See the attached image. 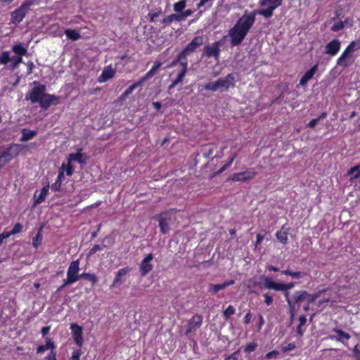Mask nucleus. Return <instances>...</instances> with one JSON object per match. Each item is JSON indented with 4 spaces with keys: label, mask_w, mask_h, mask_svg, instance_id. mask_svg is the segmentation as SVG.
I'll return each instance as SVG.
<instances>
[{
    "label": "nucleus",
    "mask_w": 360,
    "mask_h": 360,
    "mask_svg": "<svg viewBox=\"0 0 360 360\" xmlns=\"http://www.w3.org/2000/svg\"><path fill=\"white\" fill-rule=\"evenodd\" d=\"M175 219V213L173 210H168L162 212L157 217V219L159 222V227L160 231L163 234H166L169 231V225L172 221Z\"/></svg>",
    "instance_id": "obj_4"
},
{
    "label": "nucleus",
    "mask_w": 360,
    "mask_h": 360,
    "mask_svg": "<svg viewBox=\"0 0 360 360\" xmlns=\"http://www.w3.org/2000/svg\"><path fill=\"white\" fill-rule=\"evenodd\" d=\"M334 332H335L338 336L335 337L334 339L338 342H342V340L345 338L346 340H349L350 338V335L340 329H334Z\"/></svg>",
    "instance_id": "obj_34"
},
{
    "label": "nucleus",
    "mask_w": 360,
    "mask_h": 360,
    "mask_svg": "<svg viewBox=\"0 0 360 360\" xmlns=\"http://www.w3.org/2000/svg\"><path fill=\"white\" fill-rule=\"evenodd\" d=\"M340 49V41L338 39H333L325 46V53L332 56H335Z\"/></svg>",
    "instance_id": "obj_15"
},
{
    "label": "nucleus",
    "mask_w": 360,
    "mask_h": 360,
    "mask_svg": "<svg viewBox=\"0 0 360 360\" xmlns=\"http://www.w3.org/2000/svg\"><path fill=\"white\" fill-rule=\"evenodd\" d=\"M7 151L13 158L16 157L20 151V146L18 144L11 145L8 148Z\"/></svg>",
    "instance_id": "obj_36"
},
{
    "label": "nucleus",
    "mask_w": 360,
    "mask_h": 360,
    "mask_svg": "<svg viewBox=\"0 0 360 360\" xmlns=\"http://www.w3.org/2000/svg\"><path fill=\"white\" fill-rule=\"evenodd\" d=\"M49 185H47L46 186H44L41 190V192L40 193L37 195L36 194H34V198H35V202H34V204L35 205H38V204H40L43 201H44L47 194H48V191H49Z\"/></svg>",
    "instance_id": "obj_23"
},
{
    "label": "nucleus",
    "mask_w": 360,
    "mask_h": 360,
    "mask_svg": "<svg viewBox=\"0 0 360 360\" xmlns=\"http://www.w3.org/2000/svg\"><path fill=\"white\" fill-rule=\"evenodd\" d=\"M11 60L13 61V68H16L20 63H22V57L20 56H14L11 58Z\"/></svg>",
    "instance_id": "obj_59"
},
{
    "label": "nucleus",
    "mask_w": 360,
    "mask_h": 360,
    "mask_svg": "<svg viewBox=\"0 0 360 360\" xmlns=\"http://www.w3.org/2000/svg\"><path fill=\"white\" fill-rule=\"evenodd\" d=\"M257 344L256 343H250L248 345H246L245 348V351L247 352H253L255 350L256 347H257Z\"/></svg>",
    "instance_id": "obj_57"
},
{
    "label": "nucleus",
    "mask_w": 360,
    "mask_h": 360,
    "mask_svg": "<svg viewBox=\"0 0 360 360\" xmlns=\"http://www.w3.org/2000/svg\"><path fill=\"white\" fill-rule=\"evenodd\" d=\"M234 313H235V308L231 305H229L227 307V309L223 312L224 316L225 317V319L226 320H228L231 315L234 314Z\"/></svg>",
    "instance_id": "obj_46"
},
{
    "label": "nucleus",
    "mask_w": 360,
    "mask_h": 360,
    "mask_svg": "<svg viewBox=\"0 0 360 360\" xmlns=\"http://www.w3.org/2000/svg\"><path fill=\"white\" fill-rule=\"evenodd\" d=\"M282 274L291 276L294 278H300L302 276V273L300 271H291L290 270L283 271Z\"/></svg>",
    "instance_id": "obj_51"
},
{
    "label": "nucleus",
    "mask_w": 360,
    "mask_h": 360,
    "mask_svg": "<svg viewBox=\"0 0 360 360\" xmlns=\"http://www.w3.org/2000/svg\"><path fill=\"white\" fill-rule=\"evenodd\" d=\"M235 281L234 280H229L228 281H226L223 283L219 284H210L209 285V289L208 292L212 293H217L219 290H224L226 288L234 284Z\"/></svg>",
    "instance_id": "obj_18"
},
{
    "label": "nucleus",
    "mask_w": 360,
    "mask_h": 360,
    "mask_svg": "<svg viewBox=\"0 0 360 360\" xmlns=\"http://www.w3.org/2000/svg\"><path fill=\"white\" fill-rule=\"evenodd\" d=\"M65 167V164L63 163L60 169H59V172H58V178H57V180L56 181V182L54 184H53L51 185V189L55 191H59L60 186H61V178L63 177L64 176V168Z\"/></svg>",
    "instance_id": "obj_22"
},
{
    "label": "nucleus",
    "mask_w": 360,
    "mask_h": 360,
    "mask_svg": "<svg viewBox=\"0 0 360 360\" xmlns=\"http://www.w3.org/2000/svg\"><path fill=\"white\" fill-rule=\"evenodd\" d=\"M237 156V154L236 153H234L229 159V162L225 164L223 167H221L220 168L219 170H218L217 172H216L213 176H216V175H218L221 173H222L224 171H225L231 165V163L233 162V161L235 160V158H236Z\"/></svg>",
    "instance_id": "obj_37"
},
{
    "label": "nucleus",
    "mask_w": 360,
    "mask_h": 360,
    "mask_svg": "<svg viewBox=\"0 0 360 360\" xmlns=\"http://www.w3.org/2000/svg\"><path fill=\"white\" fill-rule=\"evenodd\" d=\"M114 75L115 71L111 68V67H107L103 70L101 76L98 78V81L100 82H106L113 77Z\"/></svg>",
    "instance_id": "obj_20"
},
{
    "label": "nucleus",
    "mask_w": 360,
    "mask_h": 360,
    "mask_svg": "<svg viewBox=\"0 0 360 360\" xmlns=\"http://www.w3.org/2000/svg\"><path fill=\"white\" fill-rule=\"evenodd\" d=\"M203 88L206 90H210L212 91H216L219 89L217 82L213 83H207L203 85Z\"/></svg>",
    "instance_id": "obj_43"
},
{
    "label": "nucleus",
    "mask_w": 360,
    "mask_h": 360,
    "mask_svg": "<svg viewBox=\"0 0 360 360\" xmlns=\"http://www.w3.org/2000/svg\"><path fill=\"white\" fill-rule=\"evenodd\" d=\"M79 260H75L71 262L68 270L67 278L63 281V285L58 288V291L62 290L65 286L80 279V274H78L79 270Z\"/></svg>",
    "instance_id": "obj_3"
},
{
    "label": "nucleus",
    "mask_w": 360,
    "mask_h": 360,
    "mask_svg": "<svg viewBox=\"0 0 360 360\" xmlns=\"http://www.w3.org/2000/svg\"><path fill=\"white\" fill-rule=\"evenodd\" d=\"M297 304V303H295L293 300H288V304L289 307L290 314L292 315V316H295L297 311V308L296 307Z\"/></svg>",
    "instance_id": "obj_40"
},
{
    "label": "nucleus",
    "mask_w": 360,
    "mask_h": 360,
    "mask_svg": "<svg viewBox=\"0 0 360 360\" xmlns=\"http://www.w3.org/2000/svg\"><path fill=\"white\" fill-rule=\"evenodd\" d=\"M203 44V38L202 37H195L193 40L184 48L180 53V58H186L191 53H193L198 47Z\"/></svg>",
    "instance_id": "obj_6"
},
{
    "label": "nucleus",
    "mask_w": 360,
    "mask_h": 360,
    "mask_svg": "<svg viewBox=\"0 0 360 360\" xmlns=\"http://www.w3.org/2000/svg\"><path fill=\"white\" fill-rule=\"evenodd\" d=\"M317 70V65L313 66L307 70L300 80V85L305 86L307 83L313 77Z\"/></svg>",
    "instance_id": "obj_19"
},
{
    "label": "nucleus",
    "mask_w": 360,
    "mask_h": 360,
    "mask_svg": "<svg viewBox=\"0 0 360 360\" xmlns=\"http://www.w3.org/2000/svg\"><path fill=\"white\" fill-rule=\"evenodd\" d=\"M322 293V291H319L316 293L314 294H309L308 293V296H307V302L309 304L313 303L315 302V300L319 298L321 296V294Z\"/></svg>",
    "instance_id": "obj_48"
},
{
    "label": "nucleus",
    "mask_w": 360,
    "mask_h": 360,
    "mask_svg": "<svg viewBox=\"0 0 360 360\" xmlns=\"http://www.w3.org/2000/svg\"><path fill=\"white\" fill-rule=\"evenodd\" d=\"M162 63L159 61L155 62L153 66L150 69L155 74L157 72V71L159 70V68L161 67Z\"/></svg>",
    "instance_id": "obj_64"
},
{
    "label": "nucleus",
    "mask_w": 360,
    "mask_h": 360,
    "mask_svg": "<svg viewBox=\"0 0 360 360\" xmlns=\"http://www.w3.org/2000/svg\"><path fill=\"white\" fill-rule=\"evenodd\" d=\"M38 0H25L20 6L29 11V7L38 4Z\"/></svg>",
    "instance_id": "obj_49"
},
{
    "label": "nucleus",
    "mask_w": 360,
    "mask_h": 360,
    "mask_svg": "<svg viewBox=\"0 0 360 360\" xmlns=\"http://www.w3.org/2000/svg\"><path fill=\"white\" fill-rule=\"evenodd\" d=\"M65 171L68 176H71L73 173L72 166L71 163H70L69 162H68L67 165H65V167L64 168V172Z\"/></svg>",
    "instance_id": "obj_56"
},
{
    "label": "nucleus",
    "mask_w": 360,
    "mask_h": 360,
    "mask_svg": "<svg viewBox=\"0 0 360 360\" xmlns=\"http://www.w3.org/2000/svg\"><path fill=\"white\" fill-rule=\"evenodd\" d=\"M360 165H356L354 167H352L349 171H348V174H354V176H353V179H357L360 176Z\"/></svg>",
    "instance_id": "obj_41"
},
{
    "label": "nucleus",
    "mask_w": 360,
    "mask_h": 360,
    "mask_svg": "<svg viewBox=\"0 0 360 360\" xmlns=\"http://www.w3.org/2000/svg\"><path fill=\"white\" fill-rule=\"evenodd\" d=\"M279 355H280V352L278 351L273 350V351L266 354L264 358H262V359H276L278 358Z\"/></svg>",
    "instance_id": "obj_45"
},
{
    "label": "nucleus",
    "mask_w": 360,
    "mask_h": 360,
    "mask_svg": "<svg viewBox=\"0 0 360 360\" xmlns=\"http://www.w3.org/2000/svg\"><path fill=\"white\" fill-rule=\"evenodd\" d=\"M178 63H179L181 64V65L182 66L181 70L185 69V71H187V63H188L187 58H181L180 53L177 56L176 59L174 61H172L170 66L174 67V66L176 65Z\"/></svg>",
    "instance_id": "obj_32"
},
{
    "label": "nucleus",
    "mask_w": 360,
    "mask_h": 360,
    "mask_svg": "<svg viewBox=\"0 0 360 360\" xmlns=\"http://www.w3.org/2000/svg\"><path fill=\"white\" fill-rule=\"evenodd\" d=\"M235 79V75L233 73H230L226 77L224 78H219L217 80L218 87L220 88H224L226 90H227L229 87L233 86L234 83L233 81Z\"/></svg>",
    "instance_id": "obj_14"
},
{
    "label": "nucleus",
    "mask_w": 360,
    "mask_h": 360,
    "mask_svg": "<svg viewBox=\"0 0 360 360\" xmlns=\"http://www.w3.org/2000/svg\"><path fill=\"white\" fill-rule=\"evenodd\" d=\"M186 2L185 0H181L174 4V10L176 13H182V11L185 8Z\"/></svg>",
    "instance_id": "obj_39"
},
{
    "label": "nucleus",
    "mask_w": 360,
    "mask_h": 360,
    "mask_svg": "<svg viewBox=\"0 0 360 360\" xmlns=\"http://www.w3.org/2000/svg\"><path fill=\"white\" fill-rule=\"evenodd\" d=\"M154 75H155V73L151 70H150L143 77H142L139 79V81L143 84V82H145L146 81H147L148 79H149L150 78L153 77Z\"/></svg>",
    "instance_id": "obj_52"
},
{
    "label": "nucleus",
    "mask_w": 360,
    "mask_h": 360,
    "mask_svg": "<svg viewBox=\"0 0 360 360\" xmlns=\"http://www.w3.org/2000/svg\"><path fill=\"white\" fill-rule=\"evenodd\" d=\"M347 48L349 49L351 53H353L360 49V41H352Z\"/></svg>",
    "instance_id": "obj_42"
},
{
    "label": "nucleus",
    "mask_w": 360,
    "mask_h": 360,
    "mask_svg": "<svg viewBox=\"0 0 360 360\" xmlns=\"http://www.w3.org/2000/svg\"><path fill=\"white\" fill-rule=\"evenodd\" d=\"M22 226L20 224L17 223L15 224L13 229L11 231L7 232V234H9V237H10L12 235H15L16 233H20L22 231Z\"/></svg>",
    "instance_id": "obj_47"
},
{
    "label": "nucleus",
    "mask_w": 360,
    "mask_h": 360,
    "mask_svg": "<svg viewBox=\"0 0 360 360\" xmlns=\"http://www.w3.org/2000/svg\"><path fill=\"white\" fill-rule=\"evenodd\" d=\"M36 135H37L36 131L23 129L22 131V137L20 138V141H27L33 139L34 136H36Z\"/></svg>",
    "instance_id": "obj_25"
},
{
    "label": "nucleus",
    "mask_w": 360,
    "mask_h": 360,
    "mask_svg": "<svg viewBox=\"0 0 360 360\" xmlns=\"http://www.w3.org/2000/svg\"><path fill=\"white\" fill-rule=\"evenodd\" d=\"M264 302L267 305H271L273 302V297L271 295H269L268 293H266L264 295Z\"/></svg>",
    "instance_id": "obj_60"
},
{
    "label": "nucleus",
    "mask_w": 360,
    "mask_h": 360,
    "mask_svg": "<svg viewBox=\"0 0 360 360\" xmlns=\"http://www.w3.org/2000/svg\"><path fill=\"white\" fill-rule=\"evenodd\" d=\"M45 360H57L56 352L51 351V352L45 358Z\"/></svg>",
    "instance_id": "obj_61"
},
{
    "label": "nucleus",
    "mask_w": 360,
    "mask_h": 360,
    "mask_svg": "<svg viewBox=\"0 0 360 360\" xmlns=\"http://www.w3.org/2000/svg\"><path fill=\"white\" fill-rule=\"evenodd\" d=\"M186 72L187 71H185V69L181 70L178 74L176 79L169 85V89L174 88L178 84L181 83L183 81V79L185 77Z\"/></svg>",
    "instance_id": "obj_33"
},
{
    "label": "nucleus",
    "mask_w": 360,
    "mask_h": 360,
    "mask_svg": "<svg viewBox=\"0 0 360 360\" xmlns=\"http://www.w3.org/2000/svg\"><path fill=\"white\" fill-rule=\"evenodd\" d=\"M27 13H28V11L27 10H25L22 7L20 6V8L13 11L11 13V22L14 25L19 24L22 20V19L25 17V15Z\"/></svg>",
    "instance_id": "obj_13"
},
{
    "label": "nucleus",
    "mask_w": 360,
    "mask_h": 360,
    "mask_svg": "<svg viewBox=\"0 0 360 360\" xmlns=\"http://www.w3.org/2000/svg\"><path fill=\"white\" fill-rule=\"evenodd\" d=\"M11 60V58L9 56V53L7 51H4L0 56V63L1 64H7L9 61Z\"/></svg>",
    "instance_id": "obj_44"
},
{
    "label": "nucleus",
    "mask_w": 360,
    "mask_h": 360,
    "mask_svg": "<svg viewBox=\"0 0 360 360\" xmlns=\"http://www.w3.org/2000/svg\"><path fill=\"white\" fill-rule=\"evenodd\" d=\"M142 85V83L139 80L138 82L134 83L131 86H129L125 91L120 96L121 100H124L127 96H129L133 91L137 88L138 86H140Z\"/></svg>",
    "instance_id": "obj_26"
},
{
    "label": "nucleus",
    "mask_w": 360,
    "mask_h": 360,
    "mask_svg": "<svg viewBox=\"0 0 360 360\" xmlns=\"http://www.w3.org/2000/svg\"><path fill=\"white\" fill-rule=\"evenodd\" d=\"M277 239L282 243L286 244L288 241V231L287 229L283 226L281 230L277 231L276 234Z\"/></svg>",
    "instance_id": "obj_27"
},
{
    "label": "nucleus",
    "mask_w": 360,
    "mask_h": 360,
    "mask_svg": "<svg viewBox=\"0 0 360 360\" xmlns=\"http://www.w3.org/2000/svg\"><path fill=\"white\" fill-rule=\"evenodd\" d=\"M260 279L264 281V287L267 289H273L275 290H287L292 288L295 286L294 283H276L273 281L270 278L262 276Z\"/></svg>",
    "instance_id": "obj_5"
},
{
    "label": "nucleus",
    "mask_w": 360,
    "mask_h": 360,
    "mask_svg": "<svg viewBox=\"0 0 360 360\" xmlns=\"http://www.w3.org/2000/svg\"><path fill=\"white\" fill-rule=\"evenodd\" d=\"M82 148L77 150L76 153H70L68 155V161L71 163L72 161L78 162L82 165H84L86 162L88 156L85 153H82Z\"/></svg>",
    "instance_id": "obj_17"
},
{
    "label": "nucleus",
    "mask_w": 360,
    "mask_h": 360,
    "mask_svg": "<svg viewBox=\"0 0 360 360\" xmlns=\"http://www.w3.org/2000/svg\"><path fill=\"white\" fill-rule=\"evenodd\" d=\"M11 159H13V157L10 155L7 150L2 152L0 154V168L8 163Z\"/></svg>",
    "instance_id": "obj_31"
},
{
    "label": "nucleus",
    "mask_w": 360,
    "mask_h": 360,
    "mask_svg": "<svg viewBox=\"0 0 360 360\" xmlns=\"http://www.w3.org/2000/svg\"><path fill=\"white\" fill-rule=\"evenodd\" d=\"M256 175V172L252 171H245L243 172L233 174L231 179L234 181H248L252 179Z\"/></svg>",
    "instance_id": "obj_11"
},
{
    "label": "nucleus",
    "mask_w": 360,
    "mask_h": 360,
    "mask_svg": "<svg viewBox=\"0 0 360 360\" xmlns=\"http://www.w3.org/2000/svg\"><path fill=\"white\" fill-rule=\"evenodd\" d=\"M70 329L72 333V338L78 347H82L83 345L82 338V328L76 323H72Z\"/></svg>",
    "instance_id": "obj_10"
},
{
    "label": "nucleus",
    "mask_w": 360,
    "mask_h": 360,
    "mask_svg": "<svg viewBox=\"0 0 360 360\" xmlns=\"http://www.w3.org/2000/svg\"><path fill=\"white\" fill-rule=\"evenodd\" d=\"M12 49L13 52L20 57L27 53V49L24 47L22 44H18L13 46Z\"/></svg>",
    "instance_id": "obj_35"
},
{
    "label": "nucleus",
    "mask_w": 360,
    "mask_h": 360,
    "mask_svg": "<svg viewBox=\"0 0 360 360\" xmlns=\"http://www.w3.org/2000/svg\"><path fill=\"white\" fill-rule=\"evenodd\" d=\"M162 63L159 61L155 62L153 66L150 69L155 74L157 72V71L159 70V68L161 67Z\"/></svg>",
    "instance_id": "obj_62"
},
{
    "label": "nucleus",
    "mask_w": 360,
    "mask_h": 360,
    "mask_svg": "<svg viewBox=\"0 0 360 360\" xmlns=\"http://www.w3.org/2000/svg\"><path fill=\"white\" fill-rule=\"evenodd\" d=\"M202 317L198 314L194 315L189 321L185 332L186 335H188L192 331L195 330L202 323Z\"/></svg>",
    "instance_id": "obj_9"
},
{
    "label": "nucleus",
    "mask_w": 360,
    "mask_h": 360,
    "mask_svg": "<svg viewBox=\"0 0 360 360\" xmlns=\"http://www.w3.org/2000/svg\"><path fill=\"white\" fill-rule=\"evenodd\" d=\"M247 287L250 288L258 285L256 278H252L247 281Z\"/></svg>",
    "instance_id": "obj_55"
},
{
    "label": "nucleus",
    "mask_w": 360,
    "mask_h": 360,
    "mask_svg": "<svg viewBox=\"0 0 360 360\" xmlns=\"http://www.w3.org/2000/svg\"><path fill=\"white\" fill-rule=\"evenodd\" d=\"M131 271V268L129 267H124L123 269H120L115 277V279L112 282V284L111 285V288H115L116 286H118L120 285H121L123 281H124V276L128 274L129 273V271Z\"/></svg>",
    "instance_id": "obj_16"
},
{
    "label": "nucleus",
    "mask_w": 360,
    "mask_h": 360,
    "mask_svg": "<svg viewBox=\"0 0 360 360\" xmlns=\"http://www.w3.org/2000/svg\"><path fill=\"white\" fill-rule=\"evenodd\" d=\"M41 241V237L39 232L37 235L33 238L32 245L35 248H37Z\"/></svg>",
    "instance_id": "obj_54"
},
{
    "label": "nucleus",
    "mask_w": 360,
    "mask_h": 360,
    "mask_svg": "<svg viewBox=\"0 0 360 360\" xmlns=\"http://www.w3.org/2000/svg\"><path fill=\"white\" fill-rule=\"evenodd\" d=\"M182 20H183L181 14H171L164 18L162 20V22L165 25V26H167L173 21L180 22Z\"/></svg>",
    "instance_id": "obj_24"
},
{
    "label": "nucleus",
    "mask_w": 360,
    "mask_h": 360,
    "mask_svg": "<svg viewBox=\"0 0 360 360\" xmlns=\"http://www.w3.org/2000/svg\"><path fill=\"white\" fill-rule=\"evenodd\" d=\"M307 296H308V292L307 291H297L293 295V301H295V303L299 304L304 300H307Z\"/></svg>",
    "instance_id": "obj_28"
},
{
    "label": "nucleus",
    "mask_w": 360,
    "mask_h": 360,
    "mask_svg": "<svg viewBox=\"0 0 360 360\" xmlns=\"http://www.w3.org/2000/svg\"><path fill=\"white\" fill-rule=\"evenodd\" d=\"M295 348V343H289L287 345L285 346H283L282 347V352H287L288 351H291L293 349Z\"/></svg>",
    "instance_id": "obj_58"
},
{
    "label": "nucleus",
    "mask_w": 360,
    "mask_h": 360,
    "mask_svg": "<svg viewBox=\"0 0 360 360\" xmlns=\"http://www.w3.org/2000/svg\"><path fill=\"white\" fill-rule=\"evenodd\" d=\"M65 34L68 39L73 41L78 40L81 37V35L78 32L72 29H66L65 30Z\"/></svg>",
    "instance_id": "obj_30"
},
{
    "label": "nucleus",
    "mask_w": 360,
    "mask_h": 360,
    "mask_svg": "<svg viewBox=\"0 0 360 360\" xmlns=\"http://www.w3.org/2000/svg\"><path fill=\"white\" fill-rule=\"evenodd\" d=\"M350 53L349 49L346 48L341 56L338 59L337 64L343 67H347L348 63L346 61V58L349 57Z\"/></svg>",
    "instance_id": "obj_29"
},
{
    "label": "nucleus",
    "mask_w": 360,
    "mask_h": 360,
    "mask_svg": "<svg viewBox=\"0 0 360 360\" xmlns=\"http://www.w3.org/2000/svg\"><path fill=\"white\" fill-rule=\"evenodd\" d=\"M281 5L282 0H274V2H272V6H269L265 9H259L255 12L266 18H269L273 15L274 11Z\"/></svg>",
    "instance_id": "obj_12"
},
{
    "label": "nucleus",
    "mask_w": 360,
    "mask_h": 360,
    "mask_svg": "<svg viewBox=\"0 0 360 360\" xmlns=\"http://www.w3.org/2000/svg\"><path fill=\"white\" fill-rule=\"evenodd\" d=\"M223 44V41L221 40L216 41L212 44H207L205 46L203 49V54L208 58L214 57L215 58H218L219 56V46Z\"/></svg>",
    "instance_id": "obj_7"
},
{
    "label": "nucleus",
    "mask_w": 360,
    "mask_h": 360,
    "mask_svg": "<svg viewBox=\"0 0 360 360\" xmlns=\"http://www.w3.org/2000/svg\"><path fill=\"white\" fill-rule=\"evenodd\" d=\"M105 245H95L89 251V256L95 254L97 251L103 250Z\"/></svg>",
    "instance_id": "obj_53"
},
{
    "label": "nucleus",
    "mask_w": 360,
    "mask_h": 360,
    "mask_svg": "<svg viewBox=\"0 0 360 360\" xmlns=\"http://www.w3.org/2000/svg\"><path fill=\"white\" fill-rule=\"evenodd\" d=\"M345 22L343 21H339L335 23L332 27L331 30L333 32H338L344 28Z\"/></svg>",
    "instance_id": "obj_50"
},
{
    "label": "nucleus",
    "mask_w": 360,
    "mask_h": 360,
    "mask_svg": "<svg viewBox=\"0 0 360 360\" xmlns=\"http://www.w3.org/2000/svg\"><path fill=\"white\" fill-rule=\"evenodd\" d=\"M80 278H83L89 281L92 284H95L98 281V278L95 274L83 273L80 274Z\"/></svg>",
    "instance_id": "obj_38"
},
{
    "label": "nucleus",
    "mask_w": 360,
    "mask_h": 360,
    "mask_svg": "<svg viewBox=\"0 0 360 360\" xmlns=\"http://www.w3.org/2000/svg\"><path fill=\"white\" fill-rule=\"evenodd\" d=\"M255 13L250 15H244L236 22L234 26L229 30V35L231 37V44L233 46L242 43L255 20Z\"/></svg>",
    "instance_id": "obj_1"
},
{
    "label": "nucleus",
    "mask_w": 360,
    "mask_h": 360,
    "mask_svg": "<svg viewBox=\"0 0 360 360\" xmlns=\"http://www.w3.org/2000/svg\"><path fill=\"white\" fill-rule=\"evenodd\" d=\"M162 63L159 61L155 62L153 66L150 69L155 74L157 72V71L159 70V68L161 67Z\"/></svg>",
    "instance_id": "obj_63"
},
{
    "label": "nucleus",
    "mask_w": 360,
    "mask_h": 360,
    "mask_svg": "<svg viewBox=\"0 0 360 360\" xmlns=\"http://www.w3.org/2000/svg\"><path fill=\"white\" fill-rule=\"evenodd\" d=\"M34 86L25 95V100H30L32 103H39L40 107L48 109L51 104L58 103V97L54 95L46 94V87L37 82H34Z\"/></svg>",
    "instance_id": "obj_2"
},
{
    "label": "nucleus",
    "mask_w": 360,
    "mask_h": 360,
    "mask_svg": "<svg viewBox=\"0 0 360 360\" xmlns=\"http://www.w3.org/2000/svg\"><path fill=\"white\" fill-rule=\"evenodd\" d=\"M153 259V254H148L141 262L140 264V272L141 276H146L152 269L153 265L151 261Z\"/></svg>",
    "instance_id": "obj_8"
},
{
    "label": "nucleus",
    "mask_w": 360,
    "mask_h": 360,
    "mask_svg": "<svg viewBox=\"0 0 360 360\" xmlns=\"http://www.w3.org/2000/svg\"><path fill=\"white\" fill-rule=\"evenodd\" d=\"M56 348V345L54 342L51 340V338H46V344L44 345H39L37 347V353H43L46 350L51 349V351H53V349Z\"/></svg>",
    "instance_id": "obj_21"
}]
</instances>
